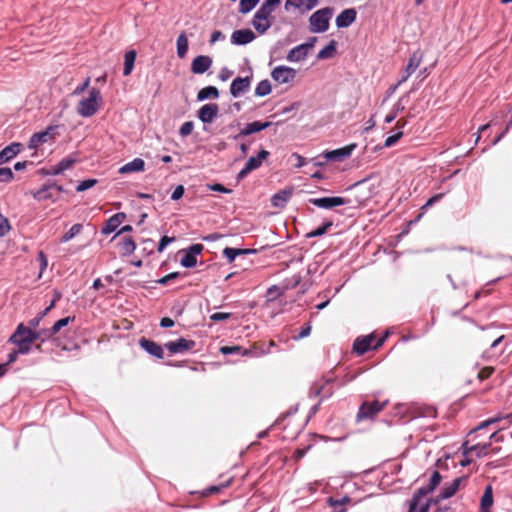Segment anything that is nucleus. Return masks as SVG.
<instances>
[{"instance_id":"f257e3e1","label":"nucleus","mask_w":512,"mask_h":512,"mask_svg":"<svg viewBox=\"0 0 512 512\" xmlns=\"http://www.w3.org/2000/svg\"><path fill=\"white\" fill-rule=\"evenodd\" d=\"M281 0H264L255 12L251 21L252 26L260 35L265 34L273 24L272 13Z\"/></svg>"},{"instance_id":"f03ea898","label":"nucleus","mask_w":512,"mask_h":512,"mask_svg":"<svg viewBox=\"0 0 512 512\" xmlns=\"http://www.w3.org/2000/svg\"><path fill=\"white\" fill-rule=\"evenodd\" d=\"M334 9L325 7L315 11L309 17V30L311 33H324L329 29L330 20Z\"/></svg>"},{"instance_id":"7ed1b4c3","label":"nucleus","mask_w":512,"mask_h":512,"mask_svg":"<svg viewBox=\"0 0 512 512\" xmlns=\"http://www.w3.org/2000/svg\"><path fill=\"white\" fill-rule=\"evenodd\" d=\"M355 148H356V144L352 143V144H349L347 146H344V147H341L338 149L326 151L323 154H321L315 158L314 165L321 166V165H324L325 163L331 162V161H336V162L344 161L345 159H347L348 157L351 156V154Z\"/></svg>"},{"instance_id":"20e7f679","label":"nucleus","mask_w":512,"mask_h":512,"mask_svg":"<svg viewBox=\"0 0 512 512\" xmlns=\"http://www.w3.org/2000/svg\"><path fill=\"white\" fill-rule=\"evenodd\" d=\"M101 92L98 88H92L87 98L82 99L77 107V112L82 117L93 116L99 108V101H101Z\"/></svg>"},{"instance_id":"39448f33","label":"nucleus","mask_w":512,"mask_h":512,"mask_svg":"<svg viewBox=\"0 0 512 512\" xmlns=\"http://www.w3.org/2000/svg\"><path fill=\"white\" fill-rule=\"evenodd\" d=\"M511 418V415H499L495 417H491L487 420L480 422L476 427L470 430L468 437H471L477 434L479 431L487 429L489 427L493 428V432L489 436V440L499 441L500 439L497 437L499 431H501L504 427L498 426V424L503 420H508Z\"/></svg>"},{"instance_id":"423d86ee","label":"nucleus","mask_w":512,"mask_h":512,"mask_svg":"<svg viewBox=\"0 0 512 512\" xmlns=\"http://www.w3.org/2000/svg\"><path fill=\"white\" fill-rule=\"evenodd\" d=\"M196 346V342L191 339H186L180 337L174 341H168L164 344V348H166L170 354H185L189 351H192Z\"/></svg>"},{"instance_id":"0eeeda50","label":"nucleus","mask_w":512,"mask_h":512,"mask_svg":"<svg viewBox=\"0 0 512 512\" xmlns=\"http://www.w3.org/2000/svg\"><path fill=\"white\" fill-rule=\"evenodd\" d=\"M204 246L200 243L192 244L188 248L181 250L183 257L180 259V265L184 268H193L197 264V255L201 254Z\"/></svg>"},{"instance_id":"6e6552de","label":"nucleus","mask_w":512,"mask_h":512,"mask_svg":"<svg viewBox=\"0 0 512 512\" xmlns=\"http://www.w3.org/2000/svg\"><path fill=\"white\" fill-rule=\"evenodd\" d=\"M309 202L314 206L321 209H333L338 206L346 205L351 202L350 199L340 197V196H332V197H321V198H311Z\"/></svg>"},{"instance_id":"1a4fd4ad","label":"nucleus","mask_w":512,"mask_h":512,"mask_svg":"<svg viewBox=\"0 0 512 512\" xmlns=\"http://www.w3.org/2000/svg\"><path fill=\"white\" fill-rule=\"evenodd\" d=\"M253 79L252 70H250V75L246 77H236L233 79L230 85V94L234 98H238L241 95L247 93L250 90L251 82Z\"/></svg>"},{"instance_id":"9d476101","label":"nucleus","mask_w":512,"mask_h":512,"mask_svg":"<svg viewBox=\"0 0 512 512\" xmlns=\"http://www.w3.org/2000/svg\"><path fill=\"white\" fill-rule=\"evenodd\" d=\"M385 405L386 402L380 403L377 400H374L372 402H364L358 410L357 421L373 418L377 413H379L384 408Z\"/></svg>"},{"instance_id":"9b49d317","label":"nucleus","mask_w":512,"mask_h":512,"mask_svg":"<svg viewBox=\"0 0 512 512\" xmlns=\"http://www.w3.org/2000/svg\"><path fill=\"white\" fill-rule=\"evenodd\" d=\"M296 70L292 67L279 65L271 72V77L279 84H287L294 80L296 77Z\"/></svg>"},{"instance_id":"f8f14e48","label":"nucleus","mask_w":512,"mask_h":512,"mask_svg":"<svg viewBox=\"0 0 512 512\" xmlns=\"http://www.w3.org/2000/svg\"><path fill=\"white\" fill-rule=\"evenodd\" d=\"M467 476H461L453 479L449 483H445L443 487L441 488V491L437 498L434 500V503H437L440 500H446L451 498L456 494V492L459 490L460 485L462 482L466 481Z\"/></svg>"},{"instance_id":"ddd939ff","label":"nucleus","mask_w":512,"mask_h":512,"mask_svg":"<svg viewBox=\"0 0 512 512\" xmlns=\"http://www.w3.org/2000/svg\"><path fill=\"white\" fill-rule=\"evenodd\" d=\"M56 128L57 126H48L46 129L32 134L28 143V148L37 149L40 145L47 143L53 138Z\"/></svg>"},{"instance_id":"4468645a","label":"nucleus","mask_w":512,"mask_h":512,"mask_svg":"<svg viewBox=\"0 0 512 512\" xmlns=\"http://www.w3.org/2000/svg\"><path fill=\"white\" fill-rule=\"evenodd\" d=\"M375 336L369 334L367 336L358 337L353 343V351L358 355H363L372 349H377Z\"/></svg>"},{"instance_id":"2eb2a0df","label":"nucleus","mask_w":512,"mask_h":512,"mask_svg":"<svg viewBox=\"0 0 512 512\" xmlns=\"http://www.w3.org/2000/svg\"><path fill=\"white\" fill-rule=\"evenodd\" d=\"M219 112V106L216 103L204 104L197 111V118L203 124H211L215 118H217Z\"/></svg>"},{"instance_id":"dca6fc26","label":"nucleus","mask_w":512,"mask_h":512,"mask_svg":"<svg viewBox=\"0 0 512 512\" xmlns=\"http://www.w3.org/2000/svg\"><path fill=\"white\" fill-rule=\"evenodd\" d=\"M423 58V53L421 50L414 51L407 63V66L402 74L401 79L399 80L398 84H401L408 80V78L416 71V69L419 67L421 61Z\"/></svg>"},{"instance_id":"f3484780","label":"nucleus","mask_w":512,"mask_h":512,"mask_svg":"<svg viewBox=\"0 0 512 512\" xmlns=\"http://www.w3.org/2000/svg\"><path fill=\"white\" fill-rule=\"evenodd\" d=\"M223 355H239L248 357H259L264 354L263 351L259 352L256 348L246 349L242 346H222L219 350Z\"/></svg>"},{"instance_id":"a211bd4d","label":"nucleus","mask_w":512,"mask_h":512,"mask_svg":"<svg viewBox=\"0 0 512 512\" xmlns=\"http://www.w3.org/2000/svg\"><path fill=\"white\" fill-rule=\"evenodd\" d=\"M272 125L271 122H261V121H253L251 123H248L245 125L244 128H242L238 134L234 135L232 138L234 140H239L242 137L263 131L267 128H269Z\"/></svg>"},{"instance_id":"6ab92c4d","label":"nucleus","mask_w":512,"mask_h":512,"mask_svg":"<svg viewBox=\"0 0 512 512\" xmlns=\"http://www.w3.org/2000/svg\"><path fill=\"white\" fill-rule=\"evenodd\" d=\"M139 346L149 355L157 359L164 358V350L161 345L145 337L140 338Z\"/></svg>"},{"instance_id":"aec40b11","label":"nucleus","mask_w":512,"mask_h":512,"mask_svg":"<svg viewBox=\"0 0 512 512\" xmlns=\"http://www.w3.org/2000/svg\"><path fill=\"white\" fill-rule=\"evenodd\" d=\"M256 38L251 29H238L231 35V43L237 46H244L251 43Z\"/></svg>"},{"instance_id":"412c9836","label":"nucleus","mask_w":512,"mask_h":512,"mask_svg":"<svg viewBox=\"0 0 512 512\" xmlns=\"http://www.w3.org/2000/svg\"><path fill=\"white\" fill-rule=\"evenodd\" d=\"M33 198L38 201H58V197L54 193V190L51 188L50 180L43 184L38 190L32 191Z\"/></svg>"},{"instance_id":"4be33fe9","label":"nucleus","mask_w":512,"mask_h":512,"mask_svg":"<svg viewBox=\"0 0 512 512\" xmlns=\"http://www.w3.org/2000/svg\"><path fill=\"white\" fill-rule=\"evenodd\" d=\"M357 17V12L354 8L344 9L335 20L337 28L343 29L352 25Z\"/></svg>"},{"instance_id":"5701e85b","label":"nucleus","mask_w":512,"mask_h":512,"mask_svg":"<svg viewBox=\"0 0 512 512\" xmlns=\"http://www.w3.org/2000/svg\"><path fill=\"white\" fill-rule=\"evenodd\" d=\"M125 218L126 214L123 212L112 215L105 221L103 227L101 228V233L103 235H109L113 233L121 225Z\"/></svg>"},{"instance_id":"b1692460","label":"nucleus","mask_w":512,"mask_h":512,"mask_svg":"<svg viewBox=\"0 0 512 512\" xmlns=\"http://www.w3.org/2000/svg\"><path fill=\"white\" fill-rule=\"evenodd\" d=\"M212 58L207 55H199L195 57L191 63V71L194 74H203L212 66Z\"/></svg>"},{"instance_id":"393cba45","label":"nucleus","mask_w":512,"mask_h":512,"mask_svg":"<svg viewBox=\"0 0 512 512\" xmlns=\"http://www.w3.org/2000/svg\"><path fill=\"white\" fill-rule=\"evenodd\" d=\"M76 162L77 159L75 157L67 156L60 160L56 165L52 166L49 170L45 171L44 174L52 176L59 175L65 170L71 168Z\"/></svg>"},{"instance_id":"a878e982","label":"nucleus","mask_w":512,"mask_h":512,"mask_svg":"<svg viewBox=\"0 0 512 512\" xmlns=\"http://www.w3.org/2000/svg\"><path fill=\"white\" fill-rule=\"evenodd\" d=\"M22 148V144L13 142L0 151V165L16 157Z\"/></svg>"},{"instance_id":"bb28decb","label":"nucleus","mask_w":512,"mask_h":512,"mask_svg":"<svg viewBox=\"0 0 512 512\" xmlns=\"http://www.w3.org/2000/svg\"><path fill=\"white\" fill-rule=\"evenodd\" d=\"M292 195H293L292 188L279 190L277 193H275L271 197V204L274 207L283 208L286 206L287 202L292 197Z\"/></svg>"},{"instance_id":"cd10ccee","label":"nucleus","mask_w":512,"mask_h":512,"mask_svg":"<svg viewBox=\"0 0 512 512\" xmlns=\"http://www.w3.org/2000/svg\"><path fill=\"white\" fill-rule=\"evenodd\" d=\"M145 169V162L141 158H134L132 161L124 164L119 168L120 174H127L131 172H142Z\"/></svg>"},{"instance_id":"c85d7f7f","label":"nucleus","mask_w":512,"mask_h":512,"mask_svg":"<svg viewBox=\"0 0 512 512\" xmlns=\"http://www.w3.org/2000/svg\"><path fill=\"white\" fill-rule=\"evenodd\" d=\"M493 488L491 485H487L484 489V493L480 499V511L481 512H491V507L493 505Z\"/></svg>"},{"instance_id":"c756f323","label":"nucleus","mask_w":512,"mask_h":512,"mask_svg":"<svg viewBox=\"0 0 512 512\" xmlns=\"http://www.w3.org/2000/svg\"><path fill=\"white\" fill-rule=\"evenodd\" d=\"M269 155L270 153L267 150L261 149L256 156H251L247 160L245 164L246 169H249L251 172L258 169L262 165V161L268 158Z\"/></svg>"},{"instance_id":"7c9ffc66","label":"nucleus","mask_w":512,"mask_h":512,"mask_svg":"<svg viewBox=\"0 0 512 512\" xmlns=\"http://www.w3.org/2000/svg\"><path fill=\"white\" fill-rule=\"evenodd\" d=\"M28 326L23 323L18 324L13 334L9 337V341H20L21 344H31L28 337Z\"/></svg>"},{"instance_id":"2f4dec72","label":"nucleus","mask_w":512,"mask_h":512,"mask_svg":"<svg viewBox=\"0 0 512 512\" xmlns=\"http://www.w3.org/2000/svg\"><path fill=\"white\" fill-rule=\"evenodd\" d=\"M332 388H325V385L314 383L309 390V397H318L322 395L321 401L327 399L333 394Z\"/></svg>"},{"instance_id":"473e14b6","label":"nucleus","mask_w":512,"mask_h":512,"mask_svg":"<svg viewBox=\"0 0 512 512\" xmlns=\"http://www.w3.org/2000/svg\"><path fill=\"white\" fill-rule=\"evenodd\" d=\"M219 97V90L215 86H206L200 89L197 93V101L203 102L207 99H217Z\"/></svg>"},{"instance_id":"72a5a7b5","label":"nucleus","mask_w":512,"mask_h":512,"mask_svg":"<svg viewBox=\"0 0 512 512\" xmlns=\"http://www.w3.org/2000/svg\"><path fill=\"white\" fill-rule=\"evenodd\" d=\"M336 53H337V42L334 39H332L329 41V43L324 48H322L318 52L317 59L318 60L330 59V58L334 57V55Z\"/></svg>"},{"instance_id":"f704fd0d","label":"nucleus","mask_w":512,"mask_h":512,"mask_svg":"<svg viewBox=\"0 0 512 512\" xmlns=\"http://www.w3.org/2000/svg\"><path fill=\"white\" fill-rule=\"evenodd\" d=\"M137 53L135 50H129L125 53L124 56V69H123V75L129 76L134 68L135 61H136Z\"/></svg>"},{"instance_id":"c9c22d12","label":"nucleus","mask_w":512,"mask_h":512,"mask_svg":"<svg viewBox=\"0 0 512 512\" xmlns=\"http://www.w3.org/2000/svg\"><path fill=\"white\" fill-rule=\"evenodd\" d=\"M118 246L123 255L129 256L136 250V243L132 237H125L119 241Z\"/></svg>"},{"instance_id":"e433bc0d","label":"nucleus","mask_w":512,"mask_h":512,"mask_svg":"<svg viewBox=\"0 0 512 512\" xmlns=\"http://www.w3.org/2000/svg\"><path fill=\"white\" fill-rule=\"evenodd\" d=\"M307 52L300 47V44L293 47L287 54L286 59L289 62H300L307 57Z\"/></svg>"},{"instance_id":"4c0bfd02","label":"nucleus","mask_w":512,"mask_h":512,"mask_svg":"<svg viewBox=\"0 0 512 512\" xmlns=\"http://www.w3.org/2000/svg\"><path fill=\"white\" fill-rule=\"evenodd\" d=\"M432 491H428L427 486L420 487L414 494L410 501V512H415L417 509V506L421 500L422 497L428 495Z\"/></svg>"},{"instance_id":"58836bf2","label":"nucleus","mask_w":512,"mask_h":512,"mask_svg":"<svg viewBox=\"0 0 512 512\" xmlns=\"http://www.w3.org/2000/svg\"><path fill=\"white\" fill-rule=\"evenodd\" d=\"M176 46H177V55L179 58H184L187 54V51H188V38L185 34V32H182L178 38H177V42H176Z\"/></svg>"},{"instance_id":"ea45409f","label":"nucleus","mask_w":512,"mask_h":512,"mask_svg":"<svg viewBox=\"0 0 512 512\" xmlns=\"http://www.w3.org/2000/svg\"><path fill=\"white\" fill-rule=\"evenodd\" d=\"M491 441L492 440H490L489 442L484 443V444H481V443L472 444L470 446V450H472V452L475 453L477 458L485 457L489 454V449L491 448Z\"/></svg>"},{"instance_id":"a19ab883","label":"nucleus","mask_w":512,"mask_h":512,"mask_svg":"<svg viewBox=\"0 0 512 512\" xmlns=\"http://www.w3.org/2000/svg\"><path fill=\"white\" fill-rule=\"evenodd\" d=\"M272 86L268 79L261 80L254 91L255 96L257 97H264L271 93Z\"/></svg>"},{"instance_id":"79ce46f5","label":"nucleus","mask_w":512,"mask_h":512,"mask_svg":"<svg viewBox=\"0 0 512 512\" xmlns=\"http://www.w3.org/2000/svg\"><path fill=\"white\" fill-rule=\"evenodd\" d=\"M83 225L80 223L74 224L60 239L61 243H67L72 240L75 236L81 233Z\"/></svg>"},{"instance_id":"37998d69","label":"nucleus","mask_w":512,"mask_h":512,"mask_svg":"<svg viewBox=\"0 0 512 512\" xmlns=\"http://www.w3.org/2000/svg\"><path fill=\"white\" fill-rule=\"evenodd\" d=\"M332 226H333L332 221H325L319 227H317L316 229L307 233L306 237L307 238H316V237L323 236L324 234H326L328 229Z\"/></svg>"},{"instance_id":"c03bdc74","label":"nucleus","mask_w":512,"mask_h":512,"mask_svg":"<svg viewBox=\"0 0 512 512\" xmlns=\"http://www.w3.org/2000/svg\"><path fill=\"white\" fill-rule=\"evenodd\" d=\"M405 109L404 105L401 103V101H397L393 107L390 113H388L385 117V123L390 124L392 123L398 116V113L403 111Z\"/></svg>"},{"instance_id":"a18cd8bd","label":"nucleus","mask_w":512,"mask_h":512,"mask_svg":"<svg viewBox=\"0 0 512 512\" xmlns=\"http://www.w3.org/2000/svg\"><path fill=\"white\" fill-rule=\"evenodd\" d=\"M231 481H232V479H229L228 481H226L225 483H222L220 485L209 486L201 492V495L206 497V496H209L212 494L219 493L224 488L228 487L230 485Z\"/></svg>"},{"instance_id":"49530a36","label":"nucleus","mask_w":512,"mask_h":512,"mask_svg":"<svg viewBox=\"0 0 512 512\" xmlns=\"http://www.w3.org/2000/svg\"><path fill=\"white\" fill-rule=\"evenodd\" d=\"M260 0H240L239 12L241 14H247L251 12L259 3Z\"/></svg>"},{"instance_id":"de8ad7c7","label":"nucleus","mask_w":512,"mask_h":512,"mask_svg":"<svg viewBox=\"0 0 512 512\" xmlns=\"http://www.w3.org/2000/svg\"><path fill=\"white\" fill-rule=\"evenodd\" d=\"M74 316H67L56 321L51 327V332L56 335L62 328L66 327L70 322L74 321Z\"/></svg>"},{"instance_id":"09e8293b","label":"nucleus","mask_w":512,"mask_h":512,"mask_svg":"<svg viewBox=\"0 0 512 512\" xmlns=\"http://www.w3.org/2000/svg\"><path fill=\"white\" fill-rule=\"evenodd\" d=\"M223 255L229 263H232L236 257L242 255V252L240 251V248L226 247L223 250Z\"/></svg>"},{"instance_id":"8fccbe9b","label":"nucleus","mask_w":512,"mask_h":512,"mask_svg":"<svg viewBox=\"0 0 512 512\" xmlns=\"http://www.w3.org/2000/svg\"><path fill=\"white\" fill-rule=\"evenodd\" d=\"M97 183V180L94 178H88L83 181H80L79 184L76 186L77 192H84L92 187H94Z\"/></svg>"},{"instance_id":"3c124183","label":"nucleus","mask_w":512,"mask_h":512,"mask_svg":"<svg viewBox=\"0 0 512 512\" xmlns=\"http://www.w3.org/2000/svg\"><path fill=\"white\" fill-rule=\"evenodd\" d=\"M442 476L438 471H434L429 479V483L426 485L428 491H434V489L441 483Z\"/></svg>"},{"instance_id":"603ef678","label":"nucleus","mask_w":512,"mask_h":512,"mask_svg":"<svg viewBox=\"0 0 512 512\" xmlns=\"http://www.w3.org/2000/svg\"><path fill=\"white\" fill-rule=\"evenodd\" d=\"M13 171L8 167L0 168V183H9L13 180Z\"/></svg>"},{"instance_id":"864d4df0","label":"nucleus","mask_w":512,"mask_h":512,"mask_svg":"<svg viewBox=\"0 0 512 512\" xmlns=\"http://www.w3.org/2000/svg\"><path fill=\"white\" fill-rule=\"evenodd\" d=\"M11 230V225L6 216L0 214V237H4Z\"/></svg>"},{"instance_id":"5fc2aeb1","label":"nucleus","mask_w":512,"mask_h":512,"mask_svg":"<svg viewBox=\"0 0 512 512\" xmlns=\"http://www.w3.org/2000/svg\"><path fill=\"white\" fill-rule=\"evenodd\" d=\"M8 343L10 344H14L17 346V352L20 354V355H26L28 353H30L31 349H32V344H21L20 341H9L8 340Z\"/></svg>"},{"instance_id":"6e6d98bb","label":"nucleus","mask_w":512,"mask_h":512,"mask_svg":"<svg viewBox=\"0 0 512 512\" xmlns=\"http://www.w3.org/2000/svg\"><path fill=\"white\" fill-rule=\"evenodd\" d=\"M193 129H194L193 121L184 122L179 129V134L181 137H187L188 135H190L192 133Z\"/></svg>"},{"instance_id":"4d7b16f0","label":"nucleus","mask_w":512,"mask_h":512,"mask_svg":"<svg viewBox=\"0 0 512 512\" xmlns=\"http://www.w3.org/2000/svg\"><path fill=\"white\" fill-rule=\"evenodd\" d=\"M403 136V131L399 130V133H395L393 135L388 136L385 139L384 146L385 147H392L395 145Z\"/></svg>"},{"instance_id":"13d9d810","label":"nucleus","mask_w":512,"mask_h":512,"mask_svg":"<svg viewBox=\"0 0 512 512\" xmlns=\"http://www.w3.org/2000/svg\"><path fill=\"white\" fill-rule=\"evenodd\" d=\"M174 240H175L174 237H169V236H166V235L162 236L160 241H159V243H158L157 251L159 253H162L166 249V247L170 243H172Z\"/></svg>"},{"instance_id":"bf43d9fd","label":"nucleus","mask_w":512,"mask_h":512,"mask_svg":"<svg viewBox=\"0 0 512 512\" xmlns=\"http://www.w3.org/2000/svg\"><path fill=\"white\" fill-rule=\"evenodd\" d=\"M48 314V309H44L40 313H38L34 318H32L29 321V325L32 328H37L40 324V322L43 320V318Z\"/></svg>"},{"instance_id":"052dcab7","label":"nucleus","mask_w":512,"mask_h":512,"mask_svg":"<svg viewBox=\"0 0 512 512\" xmlns=\"http://www.w3.org/2000/svg\"><path fill=\"white\" fill-rule=\"evenodd\" d=\"M444 193H438V194H435L433 196H431L427 201L426 203L422 206V210H426L427 208L433 206L435 203L439 202L443 197H444Z\"/></svg>"},{"instance_id":"680f3d73","label":"nucleus","mask_w":512,"mask_h":512,"mask_svg":"<svg viewBox=\"0 0 512 512\" xmlns=\"http://www.w3.org/2000/svg\"><path fill=\"white\" fill-rule=\"evenodd\" d=\"M207 187L209 190L219 193L230 194L232 192L231 189L226 188L224 185L220 183L208 184Z\"/></svg>"},{"instance_id":"e2e57ef3","label":"nucleus","mask_w":512,"mask_h":512,"mask_svg":"<svg viewBox=\"0 0 512 512\" xmlns=\"http://www.w3.org/2000/svg\"><path fill=\"white\" fill-rule=\"evenodd\" d=\"M232 316L231 313H228V312H215L213 314L210 315V319L213 321V322H219V321H224V320H227L229 319L230 317Z\"/></svg>"},{"instance_id":"0e129e2a","label":"nucleus","mask_w":512,"mask_h":512,"mask_svg":"<svg viewBox=\"0 0 512 512\" xmlns=\"http://www.w3.org/2000/svg\"><path fill=\"white\" fill-rule=\"evenodd\" d=\"M179 276V272H171L167 275H165L164 277L158 279L156 282L159 284V285H166L168 284L170 281L178 278Z\"/></svg>"},{"instance_id":"69168bd1","label":"nucleus","mask_w":512,"mask_h":512,"mask_svg":"<svg viewBox=\"0 0 512 512\" xmlns=\"http://www.w3.org/2000/svg\"><path fill=\"white\" fill-rule=\"evenodd\" d=\"M184 193H185L184 186L183 185H178L173 190V192L171 194V199L173 201H178V200H180L183 197Z\"/></svg>"},{"instance_id":"338daca9","label":"nucleus","mask_w":512,"mask_h":512,"mask_svg":"<svg viewBox=\"0 0 512 512\" xmlns=\"http://www.w3.org/2000/svg\"><path fill=\"white\" fill-rule=\"evenodd\" d=\"M494 372L493 367H484L478 372V378L480 381L488 379Z\"/></svg>"},{"instance_id":"774afa93","label":"nucleus","mask_w":512,"mask_h":512,"mask_svg":"<svg viewBox=\"0 0 512 512\" xmlns=\"http://www.w3.org/2000/svg\"><path fill=\"white\" fill-rule=\"evenodd\" d=\"M356 374L346 373L342 378L338 379V388L344 387L356 378Z\"/></svg>"}]
</instances>
